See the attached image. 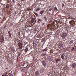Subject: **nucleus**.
Returning a JSON list of instances; mask_svg holds the SVG:
<instances>
[{
    "mask_svg": "<svg viewBox=\"0 0 76 76\" xmlns=\"http://www.w3.org/2000/svg\"><path fill=\"white\" fill-rule=\"evenodd\" d=\"M18 46L20 50H21L22 49V47L23 46V44L21 42H19L18 43Z\"/></svg>",
    "mask_w": 76,
    "mask_h": 76,
    "instance_id": "1",
    "label": "nucleus"
},
{
    "mask_svg": "<svg viewBox=\"0 0 76 76\" xmlns=\"http://www.w3.org/2000/svg\"><path fill=\"white\" fill-rule=\"evenodd\" d=\"M67 34H66V33H64L63 34L62 37L64 39V38H66V37H67Z\"/></svg>",
    "mask_w": 76,
    "mask_h": 76,
    "instance_id": "2",
    "label": "nucleus"
},
{
    "mask_svg": "<svg viewBox=\"0 0 76 76\" xmlns=\"http://www.w3.org/2000/svg\"><path fill=\"white\" fill-rule=\"evenodd\" d=\"M31 50V48H30V47L26 46V49L25 50V53H27V51H29V50Z\"/></svg>",
    "mask_w": 76,
    "mask_h": 76,
    "instance_id": "3",
    "label": "nucleus"
},
{
    "mask_svg": "<svg viewBox=\"0 0 76 76\" xmlns=\"http://www.w3.org/2000/svg\"><path fill=\"white\" fill-rule=\"evenodd\" d=\"M4 41V37L3 36H0V42L2 43Z\"/></svg>",
    "mask_w": 76,
    "mask_h": 76,
    "instance_id": "4",
    "label": "nucleus"
},
{
    "mask_svg": "<svg viewBox=\"0 0 76 76\" xmlns=\"http://www.w3.org/2000/svg\"><path fill=\"white\" fill-rule=\"evenodd\" d=\"M69 23L71 26H73V25L75 24V23L73 20L70 21Z\"/></svg>",
    "mask_w": 76,
    "mask_h": 76,
    "instance_id": "5",
    "label": "nucleus"
},
{
    "mask_svg": "<svg viewBox=\"0 0 76 76\" xmlns=\"http://www.w3.org/2000/svg\"><path fill=\"white\" fill-rule=\"evenodd\" d=\"M76 66V63L75 62H74L72 63V64L71 67L73 68H75Z\"/></svg>",
    "mask_w": 76,
    "mask_h": 76,
    "instance_id": "6",
    "label": "nucleus"
},
{
    "mask_svg": "<svg viewBox=\"0 0 76 76\" xmlns=\"http://www.w3.org/2000/svg\"><path fill=\"white\" fill-rule=\"evenodd\" d=\"M58 43L59 46H60L61 47H63V45L61 42H59Z\"/></svg>",
    "mask_w": 76,
    "mask_h": 76,
    "instance_id": "7",
    "label": "nucleus"
},
{
    "mask_svg": "<svg viewBox=\"0 0 76 76\" xmlns=\"http://www.w3.org/2000/svg\"><path fill=\"white\" fill-rule=\"evenodd\" d=\"M45 55H47V53L46 52H43L41 54V56L42 57H44V56H45Z\"/></svg>",
    "mask_w": 76,
    "mask_h": 76,
    "instance_id": "8",
    "label": "nucleus"
},
{
    "mask_svg": "<svg viewBox=\"0 0 76 76\" xmlns=\"http://www.w3.org/2000/svg\"><path fill=\"white\" fill-rule=\"evenodd\" d=\"M42 63L43 66L45 67V66H46V63H45V62L44 61H42Z\"/></svg>",
    "mask_w": 76,
    "mask_h": 76,
    "instance_id": "9",
    "label": "nucleus"
},
{
    "mask_svg": "<svg viewBox=\"0 0 76 76\" xmlns=\"http://www.w3.org/2000/svg\"><path fill=\"white\" fill-rule=\"evenodd\" d=\"M41 22H42V19H38L37 21V23L40 24Z\"/></svg>",
    "mask_w": 76,
    "mask_h": 76,
    "instance_id": "10",
    "label": "nucleus"
},
{
    "mask_svg": "<svg viewBox=\"0 0 76 76\" xmlns=\"http://www.w3.org/2000/svg\"><path fill=\"white\" fill-rule=\"evenodd\" d=\"M39 72L38 71H36L35 72V76H38V75H39Z\"/></svg>",
    "mask_w": 76,
    "mask_h": 76,
    "instance_id": "11",
    "label": "nucleus"
},
{
    "mask_svg": "<svg viewBox=\"0 0 76 76\" xmlns=\"http://www.w3.org/2000/svg\"><path fill=\"white\" fill-rule=\"evenodd\" d=\"M53 9L54 10V12H57V11H58V10H57V8L56 7H55Z\"/></svg>",
    "mask_w": 76,
    "mask_h": 76,
    "instance_id": "12",
    "label": "nucleus"
},
{
    "mask_svg": "<svg viewBox=\"0 0 76 76\" xmlns=\"http://www.w3.org/2000/svg\"><path fill=\"white\" fill-rule=\"evenodd\" d=\"M21 65L22 66H24L25 65V62L23 61L21 62Z\"/></svg>",
    "mask_w": 76,
    "mask_h": 76,
    "instance_id": "13",
    "label": "nucleus"
},
{
    "mask_svg": "<svg viewBox=\"0 0 76 76\" xmlns=\"http://www.w3.org/2000/svg\"><path fill=\"white\" fill-rule=\"evenodd\" d=\"M64 56H65V55H64V54H63L61 55V58L62 59H64Z\"/></svg>",
    "mask_w": 76,
    "mask_h": 76,
    "instance_id": "14",
    "label": "nucleus"
},
{
    "mask_svg": "<svg viewBox=\"0 0 76 76\" xmlns=\"http://www.w3.org/2000/svg\"><path fill=\"white\" fill-rule=\"evenodd\" d=\"M61 61V59H57L56 60V62L58 63V61Z\"/></svg>",
    "mask_w": 76,
    "mask_h": 76,
    "instance_id": "15",
    "label": "nucleus"
},
{
    "mask_svg": "<svg viewBox=\"0 0 76 76\" xmlns=\"http://www.w3.org/2000/svg\"><path fill=\"white\" fill-rule=\"evenodd\" d=\"M44 13V10H42L40 12V13L41 15H42L43 13Z\"/></svg>",
    "mask_w": 76,
    "mask_h": 76,
    "instance_id": "16",
    "label": "nucleus"
},
{
    "mask_svg": "<svg viewBox=\"0 0 76 76\" xmlns=\"http://www.w3.org/2000/svg\"><path fill=\"white\" fill-rule=\"evenodd\" d=\"M35 21V19L34 18H33L32 19L31 21V23H34Z\"/></svg>",
    "mask_w": 76,
    "mask_h": 76,
    "instance_id": "17",
    "label": "nucleus"
},
{
    "mask_svg": "<svg viewBox=\"0 0 76 76\" xmlns=\"http://www.w3.org/2000/svg\"><path fill=\"white\" fill-rule=\"evenodd\" d=\"M10 50H11V51H13V52L15 51V49H13V48H10Z\"/></svg>",
    "mask_w": 76,
    "mask_h": 76,
    "instance_id": "18",
    "label": "nucleus"
},
{
    "mask_svg": "<svg viewBox=\"0 0 76 76\" xmlns=\"http://www.w3.org/2000/svg\"><path fill=\"white\" fill-rule=\"evenodd\" d=\"M72 43H73V40H71L69 42V44H72Z\"/></svg>",
    "mask_w": 76,
    "mask_h": 76,
    "instance_id": "19",
    "label": "nucleus"
},
{
    "mask_svg": "<svg viewBox=\"0 0 76 76\" xmlns=\"http://www.w3.org/2000/svg\"><path fill=\"white\" fill-rule=\"evenodd\" d=\"M44 18L45 19V20L46 21H47V17L46 16H44Z\"/></svg>",
    "mask_w": 76,
    "mask_h": 76,
    "instance_id": "20",
    "label": "nucleus"
},
{
    "mask_svg": "<svg viewBox=\"0 0 76 76\" xmlns=\"http://www.w3.org/2000/svg\"><path fill=\"white\" fill-rule=\"evenodd\" d=\"M39 10H40V8H37V9L36 10V12H38Z\"/></svg>",
    "mask_w": 76,
    "mask_h": 76,
    "instance_id": "21",
    "label": "nucleus"
},
{
    "mask_svg": "<svg viewBox=\"0 0 76 76\" xmlns=\"http://www.w3.org/2000/svg\"><path fill=\"white\" fill-rule=\"evenodd\" d=\"M47 51V48H45L44 49L42 50V51Z\"/></svg>",
    "mask_w": 76,
    "mask_h": 76,
    "instance_id": "22",
    "label": "nucleus"
},
{
    "mask_svg": "<svg viewBox=\"0 0 76 76\" xmlns=\"http://www.w3.org/2000/svg\"><path fill=\"white\" fill-rule=\"evenodd\" d=\"M34 13L36 15V17H38V14L36 13L35 12H34Z\"/></svg>",
    "mask_w": 76,
    "mask_h": 76,
    "instance_id": "23",
    "label": "nucleus"
},
{
    "mask_svg": "<svg viewBox=\"0 0 76 76\" xmlns=\"http://www.w3.org/2000/svg\"><path fill=\"white\" fill-rule=\"evenodd\" d=\"M33 46L34 47H36L37 46V44H33Z\"/></svg>",
    "mask_w": 76,
    "mask_h": 76,
    "instance_id": "24",
    "label": "nucleus"
},
{
    "mask_svg": "<svg viewBox=\"0 0 76 76\" xmlns=\"http://www.w3.org/2000/svg\"><path fill=\"white\" fill-rule=\"evenodd\" d=\"M8 75H9V76H13V75L12 73H10L9 74H8Z\"/></svg>",
    "mask_w": 76,
    "mask_h": 76,
    "instance_id": "25",
    "label": "nucleus"
},
{
    "mask_svg": "<svg viewBox=\"0 0 76 76\" xmlns=\"http://www.w3.org/2000/svg\"><path fill=\"white\" fill-rule=\"evenodd\" d=\"M33 44H37V42L35 41H34Z\"/></svg>",
    "mask_w": 76,
    "mask_h": 76,
    "instance_id": "26",
    "label": "nucleus"
},
{
    "mask_svg": "<svg viewBox=\"0 0 76 76\" xmlns=\"http://www.w3.org/2000/svg\"><path fill=\"white\" fill-rule=\"evenodd\" d=\"M17 5L18 6H20V7H21L22 6H21V5H20V4H19V3L17 4Z\"/></svg>",
    "mask_w": 76,
    "mask_h": 76,
    "instance_id": "27",
    "label": "nucleus"
},
{
    "mask_svg": "<svg viewBox=\"0 0 76 76\" xmlns=\"http://www.w3.org/2000/svg\"><path fill=\"white\" fill-rule=\"evenodd\" d=\"M36 37L37 38H39V35H36Z\"/></svg>",
    "mask_w": 76,
    "mask_h": 76,
    "instance_id": "28",
    "label": "nucleus"
},
{
    "mask_svg": "<svg viewBox=\"0 0 76 76\" xmlns=\"http://www.w3.org/2000/svg\"><path fill=\"white\" fill-rule=\"evenodd\" d=\"M45 25V22L42 23V25Z\"/></svg>",
    "mask_w": 76,
    "mask_h": 76,
    "instance_id": "29",
    "label": "nucleus"
},
{
    "mask_svg": "<svg viewBox=\"0 0 76 76\" xmlns=\"http://www.w3.org/2000/svg\"><path fill=\"white\" fill-rule=\"evenodd\" d=\"M9 36L10 38L12 37V36L11 35V34H9Z\"/></svg>",
    "mask_w": 76,
    "mask_h": 76,
    "instance_id": "30",
    "label": "nucleus"
},
{
    "mask_svg": "<svg viewBox=\"0 0 76 76\" xmlns=\"http://www.w3.org/2000/svg\"><path fill=\"white\" fill-rule=\"evenodd\" d=\"M20 53H19L18 56V58H17V60H18V57H19L20 56Z\"/></svg>",
    "mask_w": 76,
    "mask_h": 76,
    "instance_id": "31",
    "label": "nucleus"
},
{
    "mask_svg": "<svg viewBox=\"0 0 76 76\" xmlns=\"http://www.w3.org/2000/svg\"><path fill=\"white\" fill-rule=\"evenodd\" d=\"M11 34V33H10V30H9L8 31V34Z\"/></svg>",
    "mask_w": 76,
    "mask_h": 76,
    "instance_id": "32",
    "label": "nucleus"
},
{
    "mask_svg": "<svg viewBox=\"0 0 76 76\" xmlns=\"http://www.w3.org/2000/svg\"><path fill=\"white\" fill-rule=\"evenodd\" d=\"M15 0H13V1H12V3H15Z\"/></svg>",
    "mask_w": 76,
    "mask_h": 76,
    "instance_id": "33",
    "label": "nucleus"
},
{
    "mask_svg": "<svg viewBox=\"0 0 76 76\" xmlns=\"http://www.w3.org/2000/svg\"><path fill=\"white\" fill-rule=\"evenodd\" d=\"M51 10H52V9H51V8L49 9V11H50V12H51Z\"/></svg>",
    "mask_w": 76,
    "mask_h": 76,
    "instance_id": "34",
    "label": "nucleus"
},
{
    "mask_svg": "<svg viewBox=\"0 0 76 76\" xmlns=\"http://www.w3.org/2000/svg\"><path fill=\"white\" fill-rule=\"evenodd\" d=\"M75 50V48H74V47H73V48H72V51H73V50Z\"/></svg>",
    "mask_w": 76,
    "mask_h": 76,
    "instance_id": "35",
    "label": "nucleus"
},
{
    "mask_svg": "<svg viewBox=\"0 0 76 76\" xmlns=\"http://www.w3.org/2000/svg\"><path fill=\"white\" fill-rule=\"evenodd\" d=\"M9 6H7V9H8V8H9Z\"/></svg>",
    "mask_w": 76,
    "mask_h": 76,
    "instance_id": "36",
    "label": "nucleus"
},
{
    "mask_svg": "<svg viewBox=\"0 0 76 76\" xmlns=\"http://www.w3.org/2000/svg\"><path fill=\"white\" fill-rule=\"evenodd\" d=\"M62 7H63V6H64V4H62Z\"/></svg>",
    "mask_w": 76,
    "mask_h": 76,
    "instance_id": "37",
    "label": "nucleus"
},
{
    "mask_svg": "<svg viewBox=\"0 0 76 76\" xmlns=\"http://www.w3.org/2000/svg\"><path fill=\"white\" fill-rule=\"evenodd\" d=\"M75 51H76V48H75V49H74Z\"/></svg>",
    "mask_w": 76,
    "mask_h": 76,
    "instance_id": "38",
    "label": "nucleus"
},
{
    "mask_svg": "<svg viewBox=\"0 0 76 76\" xmlns=\"http://www.w3.org/2000/svg\"><path fill=\"white\" fill-rule=\"evenodd\" d=\"M21 1H24V0H21Z\"/></svg>",
    "mask_w": 76,
    "mask_h": 76,
    "instance_id": "39",
    "label": "nucleus"
},
{
    "mask_svg": "<svg viewBox=\"0 0 76 76\" xmlns=\"http://www.w3.org/2000/svg\"><path fill=\"white\" fill-rule=\"evenodd\" d=\"M5 75H2V76H5Z\"/></svg>",
    "mask_w": 76,
    "mask_h": 76,
    "instance_id": "40",
    "label": "nucleus"
},
{
    "mask_svg": "<svg viewBox=\"0 0 76 76\" xmlns=\"http://www.w3.org/2000/svg\"><path fill=\"white\" fill-rule=\"evenodd\" d=\"M71 19V18H70V17H69L68 18V19Z\"/></svg>",
    "mask_w": 76,
    "mask_h": 76,
    "instance_id": "41",
    "label": "nucleus"
},
{
    "mask_svg": "<svg viewBox=\"0 0 76 76\" xmlns=\"http://www.w3.org/2000/svg\"><path fill=\"white\" fill-rule=\"evenodd\" d=\"M5 76H8V75H5Z\"/></svg>",
    "mask_w": 76,
    "mask_h": 76,
    "instance_id": "42",
    "label": "nucleus"
},
{
    "mask_svg": "<svg viewBox=\"0 0 76 76\" xmlns=\"http://www.w3.org/2000/svg\"><path fill=\"white\" fill-rule=\"evenodd\" d=\"M0 19H1V17H0Z\"/></svg>",
    "mask_w": 76,
    "mask_h": 76,
    "instance_id": "43",
    "label": "nucleus"
},
{
    "mask_svg": "<svg viewBox=\"0 0 76 76\" xmlns=\"http://www.w3.org/2000/svg\"><path fill=\"white\" fill-rule=\"evenodd\" d=\"M1 53V51L0 50V53Z\"/></svg>",
    "mask_w": 76,
    "mask_h": 76,
    "instance_id": "44",
    "label": "nucleus"
},
{
    "mask_svg": "<svg viewBox=\"0 0 76 76\" xmlns=\"http://www.w3.org/2000/svg\"><path fill=\"white\" fill-rule=\"evenodd\" d=\"M18 33H20V32H18Z\"/></svg>",
    "mask_w": 76,
    "mask_h": 76,
    "instance_id": "45",
    "label": "nucleus"
},
{
    "mask_svg": "<svg viewBox=\"0 0 76 76\" xmlns=\"http://www.w3.org/2000/svg\"><path fill=\"white\" fill-rule=\"evenodd\" d=\"M31 0V1H32V0Z\"/></svg>",
    "mask_w": 76,
    "mask_h": 76,
    "instance_id": "46",
    "label": "nucleus"
},
{
    "mask_svg": "<svg viewBox=\"0 0 76 76\" xmlns=\"http://www.w3.org/2000/svg\"><path fill=\"white\" fill-rule=\"evenodd\" d=\"M58 31H57V32H58Z\"/></svg>",
    "mask_w": 76,
    "mask_h": 76,
    "instance_id": "47",
    "label": "nucleus"
},
{
    "mask_svg": "<svg viewBox=\"0 0 76 76\" xmlns=\"http://www.w3.org/2000/svg\"><path fill=\"white\" fill-rule=\"evenodd\" d=\"M4 0L5 1L6 0Z\"/></svg>",
    "mask_w": 76,
    "mask_h": 76,
    "instance_id": "48",
    "label": "nucleus"
},
{
    "mask_svg": "<svg viewBox=\"0 0 76 76\" xmlns=\"http://www.w3.org/2000/svg\"><path fill=\"white\" fill-rule=\"evenodd\" d=\"M8 69V68H7L6 69Z\"/></svg>",
    "mask_w": 76,
    "mask_h": 76,
    "instance_id": "49",
    "label": "nucleus"
},
{
    "mask_svg": "<svg viewBox=\"0 0 76 76\" xmlns=\"http://www.w3.org/2000/svg\"><path fill=\"white\" fill-rule=\"evenodd\" d=\"M21 61H20V62Z\"/></svg>",
    "mask_w": 76,
    "mask_h": 76,
    "instance_id": "50",
    "label": "nucleus"
},
{
    "mask_svg": "<svg viewBox=\"0 0 76 76\" xmlns=\"http://www.w3.org/2000/svg\"><path fill=\"white\" fill-rule=\"evenodd\" d=\"M12 72H13V71Z\"/></svg>",
    "mask_w": 76,
    "mask_h": 76,
    "instance_id": "51",
    "label": "nucleus"
}]
</instances>
